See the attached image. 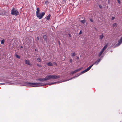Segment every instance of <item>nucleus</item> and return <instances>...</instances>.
I'll use <instances>...</instances> for the list:
<instances>
[{"instance_id":"a878e982","label":"nucleus","mask_w":122,"mask_h":122,"mask_svg":"<svg viewBox=\"0 0 122 122\" xmlns=\"http://www.w3.org/2000/svg\"><path fill=\"white\" fill-rule=\"evenodd\" d=\"M82 33V32L81 31H80L79 33V34L80 35Z\"/></svg>"},{"instance_id":"e433bc0d","label":"nucleus","mask_w":122,"mask_h":122,"mask_svg":"<svg viewBox=\"0 0 122 122\" xmlns=\"http://www.w3.org/2000/svg\"><path fill=\"white\" fill-rule=\"evenodd\" d=\"M22 48V46H21V48Z\"/></svg>"},{"instance_id":"f03ea898","label":"nucleus","mask_w":122,"mask_h":122,"mask_svg":"<svg viewBox=\"0 0 122 122\" xmlns=\"http://www.w3.org/2000/svg\"><path fill=\"white\" fill-rule=\"evenodd\" d=\"M45 14V13L44 12H42L41 14L40 13L39 8H37L36 13V16L39 19H41L44 15Z\"/></svg>"},{"instance_id":"2f4dec72","label":"nucleus","mask_w":122,"mask_h":122,"mask_svg":"<svg viewBox=\"0 0 122 122\" xmlns=\"http://www.w3.org/2000/svg\"><path fill=\"white\" fill-rule=\"evenodd\" d=\"M99 7L100 8H102V6L101 5H99Z\"/></svg>"},{"instance_id":"c85d7f7f","label":"nucleus","mask_w":122,"mask_h":122,"mask_svg":"<svg viewBox=\"0 0 122 122\" xmlns=\"http://www.w3.org/2000/svg\"><path fill=\"white\" fill-rule=\"evenodd\" d=\"M90 21H91L92 22L93 21V20L92 19H90Z\"/></svg>"},{"instance_id":"7c9ffc66","label":"nucleus","mask_w":122,"mask_h":122,"mask_svg":"<svg viewBox=\"0 0 122 122\" xmlns=\"http://www.w3.org/2000/svg\"><path fill=\"white\" fill-rule=\"evenodd\" d=\"M56 82H54V83H53L51 84H56Z\"/></svg>"},{"instance_id":"bb28decb","label":"nucleus","mask_w":122,"mask_h":122,"mask_svg":"<svg viewBox=\"0 0 122 122\" xmlns=\"http://www.w3.org/2000/svg\"><path fill=\"white\" fill-rule=\"evenodd\" d=\"M115 19V17H112V20H113L114 19Z\"/></svg>"},{"instance_id":"7ed1b4c3","label":"nucleus","mask_w":122,"mask_h":122,"mask_svg":"<svg viewBox=\"0 0 122 122\" xmlns=\"http://www.w3.org/2000/svg\"><path fill=\"white\" fill-rule=\"evenodd\" d=\"M40 84L38 83L28 82L26 83V85L29 86L31 87L38 86H40L38 85Z\"/></svg>"},{"instance_id":"0eeeda50","label":"nucleus","mask_w":122,"mask_h":122,"mask_svg":"<svg viewBox=\"0 0 122 122\" xmlns=\"http://www.w3.org/2000/svg\"><path fill=\"white\" fill-rule=\"evenodd\" d=\"M122 43V37L118 41V43L117 44L118 46H119Z\"/></svg>"},{"instance_id":"393cba45","label":"nucleus","mask_w":122,"mask_h":122,"mask_svg":"<svg viewBox=\"0 0 122 122\" xmlns=\"http://www.w3.org/2000/svg\"><path fill=\"white\" fill-rule=\"evenodd\" d=\"M70 61L71 62L72 61V59H70Z\"/></svg>"},{"instance_id":"b1692460","label":"nucleus","mask_w":122,"mask_h":122,"mask_svg":"<svg viewBox=\"0 0 122 122\" xmlns=\"http://www.w3.org/2000/svg\"><path fill=\"white\" fill-rule=\"evenodd\" d=\"M118 3L119 4H120L121 3L120 1L119 0H117Z\"/></svg>"},{"instance_id":"f3484780","label":"nucleus","mask_w":122,"mask_h":122,"mask_svg":"<svg viewBox=\"0 0 122 122\" xmlns=\"http://www.w3.org/2000/svg\"><path fill=\"white\" fill-rule=\"evenodd\" d=\"M117 25L116 23H115L113 25V26L114 27H116Z\"/></svg>"},{"instance_id":"9b49d317","label":"nucleus","mask_w":122,"mask_h":122,"mask_svg":"<svg viewBox=\"0 0 122 122\" xmlns=\"http://www.w3.org/2000/svg\"><path fill=\"white\" fill-rule=\"evenodd\" d=\"M47 65L49 66H52L53 65V64L51 62H48L47 63Z\"/></svg>"},{"instance_id":"20e7f679","label":"nucleus","mask_w":122,"mask_h":122,"mask_svg":"<svg viewBox=\"0 0 122 122\" xmlns=\"http://www.w3.org/2000/svg\"><path fill=\"white\" fill-rule=\"evenodd\" d=\"M11 14L12 15H18L19 14V13L17 11V10L15 9H13L11 11Z\"/></svg>"},{"instance_id":"1a4fd4ad","label":"nucleus","mask_w":122,"mask_h":122,"mask_svg":"<svg viewBox=\"0 0 122 122\" xmlns=\"http://www.w3.org/2000/svg\"><path fill=\"white\" fill-rule=\"evenodd\" d=\"M7 84H9V85L15 84V83L14 82H10V81H8L7 82Z\"/></svg>"},{"instance_id":"4468645a","label":"nucleus","mask_w":122,"mask_h":122,"mask_svg":"<svg viewBox=\"0 0 122 122\" xmlns=\"http://www.w3.org/2000/svg\"><path fill=\"white\" fill-rule=\"evenodd\" d=\"M107 45H105L104 48H103V49L102 50L103 51H104L105 50V49L107 48Z\"/></svg>"},{"instance_id":"4be33fe9","label":"nucleus","mask_w":122,"mask_h":122,"mask_svg":"<svg viewBox=\"0 0 122 122\" xmlns=\"http://www.w3.org/2000/svg\"><path fill=\"white\" fill-rule=\"evenodd\" d=\"M37 60L38 61L41 62V59L40 58H38L37 59Z\"/></svg>"},{"instance_id":"ddd939ff","label":"nucleus","mask_w":122,"mask_h":122,"mask_svg":"<svg viewBox=\"0 0 122 122\" xmlns=\"http://www.w3.org/2000/svg\"><path fill=\"white\" fill-rule=\"evenodd\" d=\"M51 16V15L50 14L49 15H48L46 17V19L47 20H49L50 19V17Z\"/></svg>"},{"instance_id":"72a5a7b5","label":"nucleus","mask_w":122,"mask_h":122,"mask_svg":"<svg viewBox=\"0 0 122 122\" xmlns=\"http://www.w3.org/2000/svg\"><path fill=\"white\" fill-rule=\"evenodd\" d=\"M84 73V71H83L81 73Z\"/></svg>"},{"instance_id":"cd10ccee","label":"nucleus","mask_w":122,"mask_h":122,"mask_svg":"<svg viewBox=\"0 0 122 122\" xmlns=\"http://www.w3.org/2000/svg\"><path fill=\"white\" fill-rule=\"evenodd\" d=\"M81 22L83 23H84V21L83 20H81Z\"/></svg>"},{"instance_id":"dca6fc26","label":"nucleus","mask_w":122,"mask_h":122,"mask_svg":"<svg viewBox=\"0 0 122 122\" xmlns=\"http://www.w3.org/2000/svg\"><path fill=\"white\" fill-rule=\"evenodd\" d=\"M11 43H13L12 45L13 46H15L16 45V43L14 41H12Z\"/></svg>"},{"instance_id":"5701e85b","label":"nucleus","mask_w":122,"mask_h":122,"mask_svg":"<svg viewBox=\"0 0 122 122\" xmlns=\"http://www.w3.org/2000/svg\"><path fill=\"white\" fill-rule=\"evenodd\" d=\"M49 3V2L48 1H46L45 2V4H46V5H47Z\"/></svg>"},{"instance_id":"412c9836","label":"nucleus","mask_w":122,"mask_h":122,"mask_svg":"<svg viewBox=\"0 0 122 122\" xmlns=\"http://www.w3.org/2000/svg\"><path fill=\"white\" fill-rule=\"evenodd\" d=\"M43 38L45 40H46V36H43Z\"/></svg>"},{"instance_id":"473e14b6","label":"nucleus","mask_w":122,"mask_h":122,"mask_svg":"<svg viewBox=\"0 0 122 122\" xmlns=\"http://www.w3.org/2000/svg\"><path fill=\"white\" fill-rule=\"evenodd\" d=\"M37 65L38 66H39L40 67H41V66L40 65Z\"/></svg>"},{"instance_id":"6e6552de","label":"nucleus","mask_w":122,"mask_h":122,"mask_svg":"<svg viewBox=\"0 0 122 122\" xmlns=\"http://www.w3.org/2000/svg\"><path fill=\"white\" fill-rule=\"evenodd\" d=\"M25 63L26 64L29 65H31L29 61L27 60H25Z\"/></svg>"},{"instance_id":"6ab92c4d","label":"nucleus","mask_w":122,"mask_h":122,"mask_svg":"<svg viewBox=\"0 0 122 122\" xmlns=\"http://www.w3.org/2000/svg\"><path fill=\"white\" fill-rule=\"evenodd\" d=\"M71 55L72 56H75V55H76L75 53V52L71 54Z\"/></svg>"},{"instance_id":"c756f323","label":"nucleus","mask_w":122,"mask_h":122,"mask_svg":"<svg viewBox=\"0 0 122 122\" xmlns=\"http://www.w3.org/2000/svg\"><path fill=\"white\" fill-rule=\"evenodd\" d=\"M37 38L38 40H39V37H37Z\"/></svg>"},{"instance_id":"a211bd4d","label":"nucleus","mask_w":122,"mask_h":122,"mask_svg":"<svg viewBox=\"0 0 122 122\" xmlns=\"http://www.w3.org/2000/svg\"><path fill=\"white\" fill-rule=\"evenodd\" d=\"M15 56L16 58H19V59L20 58V56H19L18 55H17V54H16L15 55Z\"/></svg>"},{"instance_id":"aec40b11","label":"nucleus","mask_w":122,"mask_h":122,"mask_svg":"<svg viewBox=\"0 0 122 122\" xmlns=\"http://www.w3.org/2000/svg\"><path fill=\"white\" fill-rule=\"evenodd\" d=\"M5 41L4 40H2L1 41V44H3L4 43Z\"/></svg>"},{"instance_id":"f8f14e48","label":"nucleus","mask_w":122,"mask_h":122,"mask_svg":"<svg viewBox=\"0 0 122 122\" xmlns=\"http://www.w3.org/2000/svg\"><path fill=\"white\" fill-rule=\"evenodd\" d=\"M103 51L102 50L98 54V56L99 57H100L102 53L103 52Z\"/></svg>"},{"instance_id":"f257e3e1","label":"nucleus","mask_w":122,"mask_h":122,"mask_svg":"<svg viewBox=\"0 0 122 122\" xmlns=\"http://www.w3.org/2000/svg\"><path fill=\"white\" fill-rule=\"evenodd\" d=\"M59 76H56L54 75H50L47 76L45 78L39 79L38 80L41 81H44L51 79H55L59 78Z\"/></svg>"},{"instance_id":"c9c22d12","label":"nucleus","mask_w":122,"mask_h":122,"mask_svg":"<svg viewBox=\"0 0 122 122\" xmlns=\"http://www.w3.org/2000/svg\"><path fill=\"white\" fill-rule=\"evenodd\" d=\"M77 58L78 59H79V57H77Z\"/></svg>"},{"instance_id":"423d86ee","label":"nucleus","mask_w":122,"mask_h":122,"mask_svg":"<svg viewBox=\"0 0 122 122\" xmlns=\"http://www.w3.org/2000/svg\"><path fill=\"white\" fill-rule=\"evenodd\" d=\"M93 66V64H92V65L90 66L87 69H85V70H84V73L87 72L88 70H89Z\"/></svg>"},{"instance_id":"39448f33","label":"nucleus","mask_w":122,"mask_h":122,"mask_svg":"<svg viewBox=\"0 0 122 122\" xmlns=\"http://www.w3.org/2000/svg\"><path fill=\"white\" fill-rule=\"evenodd\" d=\"M81 69L80 68V69H78L77 70H75L73 71H72L71 73V74H73L78 72Z\"/></svg>"},{"instance_id":"2eb2a0df","label":"nucleus","mask_w":122,"mask_h":122,"mask_svg":"<svg viewBox=\"0 0 122 122\" xmlns=\"http://www.w3.org/2000/svg\"><path fill=\"white\" fill-rule=\"evenodd\" d=\"M104 36L103 35H101L100 36V39L102 40Z\"/></svg>"},{"instance_id":"4c0bfd02","label":"nucleus","mask_w":122,"mask_h":122,"mask_svg":"<svg viewBox=\"0 0 122 122\" xmlns=\"http://www.w3.org/2000/svg\"><path fill=\"white\" fill-rule=\"evenodd\" d=\"M69 36H70V34H69Z\"/></svg>"},{"instance_id":"9d476101","label":"nucleus","mask_w":122,"mask_h":122,"mask_svg":"<svg viewBox=\"0 0 122 122\" xmlns=\"http://www.w3.org/2000/svg\"><path fill=\"white\" fill-rule=\"evenodd\" d=\"M101 60V59H99L98 60H97V61L96 62H95L94 63V64H93V65L94 64H96V65H97V64L98 63L100 62V61Z\"/></svg>"},{"instance_id":"f704fd0d","label":"nucleus","mask_w":122,"mask_h":122,"mask_svg":"<svg viewBox=\"0 0 122 122\" xmlns=\"http://www.w3.org/2000/svg\"><path fill=\"white\" fill-rule=\"evenodd\" d=\"M1 85H4V84H5V83H1Z\"/></svg>"}]
</instances>
